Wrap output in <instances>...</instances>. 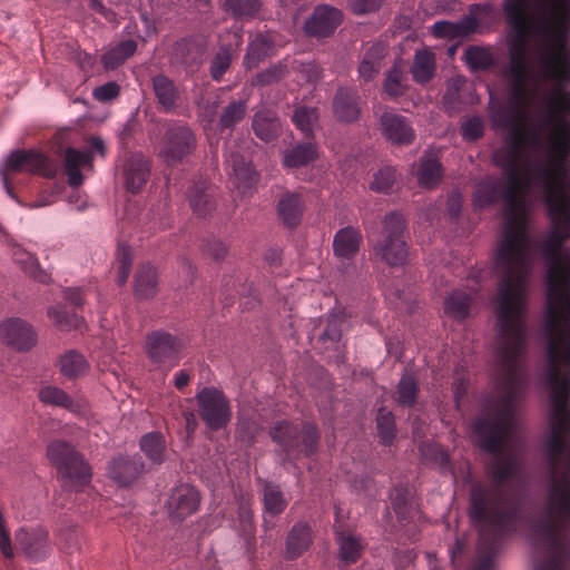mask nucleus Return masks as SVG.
Wrapping results in <instances>:
<instances>
[{"label":"nucleus","instance_id":"1","mask_svg":"<svg viewBox=\"0 0 570 570\" xmlns=\"http://www.w3.org/2000/svg\"><path fill=\"white\" fill-rule=\"evenodd\" d=\"M498 294V396L487 401L482 415L473 421L478 445L501 456L513 428L514 406L523 383L520 360L527 351L528 287H499ZM490 483L471 484L469 515L479 529L478 556L469 570H493L501 541L515 533L524 521L522 498L505 489L519 475L517 456L498 458L488 465Z\"/></svg>","mask_w":570,"mask_h":570},{"label":"nucleus","instance_id":"2","mask_svg":"<svg viewBox=\"0 0 570 570\" xmlns=\"http://www.w3.org/2000/svg\"><path fill=\"white\" fill-rule=\"evenodd\" d=\"M528 125L529 121H513L509 126H494L510 131L493 155L494 163L504 170L508 180L502 191L507 204L505 219L494 257V272L500 279L498 285H525L530 271L531 237L521 195L528 183L522 178V169L530 161L528 148L540 145V134L537 129L529 130Z\"/></svg>","mask_w":570,"mask_h":570},{"label":"nucleus","instance_id":"3","mask_svg":"<svg viewBox=\"0 0 570 570\" xmlns=\"http://www.w3.org/2000/svg\"><path fill=\"white\" fill-rule=\"evenodd\" d=\"M564 438L552 426L547 442L549 479L541 512L532 523L533 533L543 542L547 554L534 562L533 570H570V455L564 469L559 471L567 449Z\"/></svg>","mask_w":570,"mask_h":570},{"label":"nucleus","instance_id":"4","mask_svg":"<svg viewBox=\"0 0 570 570\" xmlns=\"http://www.w3.org/2000/svg\"><path fill=\"white\" fill-rule=\"evenodd\" d=\"M502 11L507 24L512 30L509 61L502 71L509 99L507 104L490 102L493 126L529 121V106L534 91L529 86L532 72L528 60V45L534 35L547 31V27L530 14L529 0H502Z\"/></svg>","mask_w":570,"mask_h":570},{"label":"nucleus","instance_id":"5","mask_svg":"<svg viewBox=\"0 0 570 570\" xmlns=\"http://www.w3.org/2000/svg\"><path fill=\"white\" fill-rule=\"evenodd\" d=\"M547 299L543 333L551 420L570 409V287H547Z\"/></svg>","mask_w":570,"mask_h":570},{"label":"nucleus","instance_id":"6","mask_svg":"<svg viewBox=\"0 0 570 570\" xmlns=\"http://www.w3.org/2000/svg\"><path fill=\"white\" fill-rule=\"evenodd\" d=\"M550 229L538 245L547 266L544 285H570V202L548 207Z\"/></svg>","mask_w":570,"mask_h":570},{"label":"nucleus","instance_id":"7","mask_svg":"<svg viewBox=\"0 0 570 570\" xmlns=\"http://www.w3.org/2000/svg\"><path fill=\"white\" fill-rule=\"evenodd\" d=\"M269 436L279 446L282 465L295 463L302 456H311L318 450L320 431L314 423L276 421L269 429Z\"/></svg>","mask_w":570,"mask_h":570},{"label":"nucleus","instance_id":"8","mask_svg":"<svg viewBox=\"0 0 570 570\" xmlns=\"http://www.w3.org/2000/svg\"><path fill=\"white\" fill-rule=\"evenodd\" d=\"M406 224L402 214L391 212L384 216L380 237L370 239L373 257L391 267L407 262L409 248L404 238Z\"/></svg>","mask_w":570,"mask_h":570},{"label":"nucleus","instance_id":"9","mask_svg":"<svg viewBox=\"0 0 570 570\" xmlns=\"http://www.w3.org/2000/svg\"><path fill=\"white\" fill-rule=\"evenodd\" d=\"M570 155V128L561 126V128H553L550 142V165L551 167H543L540 169V177L544 190V202L548 207L561 204L556 198L557 193L564 184L567 174L566 161ZM562 202L563 203H567Z\"/></svg>","mask_w":570,"mask_h":570},{"label":"nucleus","instance_id":"10","mask_svg":"<svg viewBox=\"0 0 570 570\" xmlns=\"http://www.w3.org/2000/svg\"><path fill=\"white\" fill-rule=\"evenodd\" d=\"M47 455L65 487L78 492L91 482L89 464L71 443L55 440L48 445Z\"/></svg>","mask_w":570,"mask_h":570},{"label":"nucleus","instance_id":"11","mask_svg":"<svg viewBox=\"0 0 570 570\" xmlns=\"http://www.w3.org/2000/svg\"><path fill=\"white\" fill-rule=\"evenodd\" d=\"M198 145L196 132L183 121L166 120L164 134L158 144V157L167 166H177L187 161Z\"/></svg>","mask_w":570,"mask_h":570},{"label":"nucleus","instance_id":"12","mask_svg":"<svg viewBox=\"0 0 570 570\" xmlns=\"http://www.w3.org/2000/svg\"><path fill=\"white\" fill-rule=\"evenodd\" d=\"M23 171L53 178L57 174V166L41 153L35 150L13 151L8 157L6 168L0 170V176L7 194L19 204L21 203L13 193L12 181L14 174Z\"/></svg>","mask_w":570,"mask_h":570},{"label":"nucleus","instance_id":"13","mask_svg":"<svg viewBox=\"0 0 570 570\" xmlns=\"http://www.w3.org/2000/svg\"><path fill=\"white\" fill-rule=\"evenodd\" d=\"M183 341L166 331H153L146 337L145 351L156 370L169 372L181 360Z\"/></svg>","mask_w":570,"mask_h":570},{"label":"nucleus","instance_id":"14","mask_svg":"<svg viewBox=\"0 0 570 570\" xmlns=\"http://www.w3.org/2000/svg\"><path fill=\"white\" fill-rule=\"evenodd\" d=\"M198 414L206 426L218 431L232 420L230 403L223 391L216 387H204L196 394Z\"/></svg>","mask_w":570,"mask_h":570},{"label":"nucleus","instance_id":"15","mask_svg":"<svg viewBox=\"0 0 570 570\" xmlns=\"http://www.w3.org/2000/svg\"><path fill=\"white\" fill-rule=\"evenodd\" d=\"M14 540L22 553L35 562L47 559L52 551L49 531L42 525L20 527Z\"/></svg>","mask_w":570,"mask_h":570},{"label":"nucleus","instance_id":"16","mask_svg":"<svg viewBox=\"0 0 570 570\" xmlns=\"http://www.w3.org/2000/svg\"><path fill=\"white\" fill-rule=\"evenodd\" d=\"M0 337L10 347L27 352L37 343V333L22 318L11 317L0 324Z\"/></svg>","mask_w":570,"mask_h":570},{"label":"nucleus","instance_id":"17","mask_svg":"<svg viewBox=\"0 0 570 570\" xmlns=\"http://www.w3.org/2000/svg\"><path fill=\"white\" fill-rule=\"evenodd\" d=\"M343 21V13L330 4L317 6L305 22V31L315 38H326L334 33Z\"/></svg>","mask_w":570,"mask_h":570},{"label":"nucleus","instance_id":"18","mask_svg":"<svg viewBox=\"0 0 570 570\" xmlns=\"http://www.w3.org/2000/svg\"><path fill=\"white\" fill-rule=\"evenodd\" d=\"M199 502L200 494L194 487L180 484L171 491L167 501L169 515L176 520H184L197 511Z\"/></svg>","mask_w":570,"mask_h":570},{"label":"nucleus","instance_id":"19","mask_svg":"<svg viewBox=\"0 0 570 570\" xmlns=\"http://www.w3.org/2000/svg\"><path fill=\"white\" fill-rule=\"evenodd\" d=\"M225 164L228 174L234 177V184L240 193L246 194L257 183V173L252 163L238 151L226 153Z\"/></svg>","mask_w":570,"mask_h":570},{"label":"nucleus","instance_id":"20","mask_svg":"<svg viewBox=\"0 0 570 570\" xmlns=\"http://www.w3.org/2000/svg\"><path fill=\"white\" fill-rule=\"evenodd\" d=\"M144 471L145 463L139 455H118L108 465L109 476L120 487L131 485Z\"/></svg>","mask_w":570,"mask_h":570},{"label":"nucleus","instance_id":"21","mask_svg":"<svg viewBox=\"0 0 570 570\" xmlns=\"http://www.w3.org/2000/svg\"><path fill=\"white\" fill-rule=\"evenodd\" d=\"M306 209V202L301 193L285 190L281 194L276 213L279 222L288 229L297 227L302 223Z\"/></svg>","mask_w":570,"mask_h":570},{"label":"nucleus","instance_id":"22","mask_svg":"<svg viewBox=\"0 0 570 570\" xmlns=\"http://www.w3.org/2000/svg\"><path fill=\"white\" fill-rule=\"evenodd\" d=\"M383 136L394 145H410L415 138L410 121L402 115L384 112L380 118Z\"/></svg>","mask_w":570,"mask_h":570},{"label":"nucleus","instance_id":"23","mask_svg":"<svg viewBox=\"0 0 570 570\" xmlns=\"http://www.w3.org/2000/svg\"><path fill=\"white\" fill-rule=\"evenodd\" d=\"M363 237L361 230L353 226L338 229L334 235L333 250L342 263L352 262L360 250Z\"/></svg>","mask_w":570,"mask_h":570},{"label":"nucleus","instance_id":"24","mask_svg":"<svg viewBox=\"0 0 570 570\" xmlns=\"http://www.w3.org/2000/svg\"><path fill=\"white\" fill-rule=\"evenodd\" d=\"M333 110L337 120L354 122L361 115V97L356 89L340 88L333 100Z\"/></svg>","mask_w":570,"mask_h":570},{"label":"nucleus","instance_id":"25","mask_svg":"<svg viewBox=\"0 0 570 570\" xmlns=\"http://www.w3.org/2000/svg\"><path fill=\"white\" fill-rule=\"evenodd\" d=\"M150 176V161L140 154L131 155L124 166L127 190L136 194L142 189Z\"/></svg>","mask_w":570,"mask_h":570},{"label":"nucleus","instance_id":"26","mask_svg":"<svg viewBox=\"0 0 570 570\" xmlns=\"http://www.w3.org/2000/svg\"><path fill=\"white\" fill-rule=\"evenodd\" d=\"M187 199L197 216H206L216 207L214 189L208 181L203 178L194 180L188 187Z\"/></svg>","mask_w":570,"mask_h":570},{"label":"nucleus","instance_id":"27","mask_svg":"<svg viewBox=\"0 0 570 570\" xmlns=\"http://www.w3.org/2000/svg\"><path fill=\"white\" fill-rule=\"evenodd\" d=\"M187 199L197 216H206L216 207L214 189L208 181L203 178L194 180L188 187Z\"/></svg>","mask_w":570,"mask_h":570},{"label":"nucleus","instance_id":"28","mask_svg":"<svg viewBox=\"0 0 570 570\" xmlns=\"http://www.w3.org/2000/svg\"><path fill=\"white\" fill-rule=\"evenodd\" d=\"M263 527L265 530L273 529L275 525L273 519L285 511L286 507L288 505V500L285 498L278 484L273 482H265L263 489Z\"/></svg>","mask_w":570,"mask_h":570},{"label":"nucleus","instance_id":"29","mask_svg":"<svg viewBox=\"0 0 570 570\" xmlns=\"http://www.w3.org/2000/svg\"><path fill=\"white\" fill-rule=\"evenodd\" d=\"M410 72L417 85L423 86L429 83L436 72L435 53L429 48L416 50L414 52Z\"/></svg>","mask_w":570,"mask_h":570},{"label":"nucleus","instance_id":"30","mask_svg":"<svg viewBox=\"0 0 570 570\" xmlns=\"http://www.w3.org/2000/svg\"><path fill=\"white\" fill-rule=\"evenodd\" d=\"M63 166L68 176V184L77 188L83 183L80 167H92V155L90 151H82L76 148H68L63 157Z\"/></svg>","mask_w":570,"mask_h":570},{"label":"nucleus","instance_id":"31","mask_svg":"<svg viewBox=\"0 0 570 570\" xmlns=\"http://www.w3.org/2000/svg\"><path fill=\"white\" fill-rule=\"evenodd\" d=\"M559 48L549 57H544V77L558 82L570 80V60L566 50V42L558 41Z\"/></svg>","mask_w":570,"mask_h":570},{"label":"nucleus","instance_id":"32","mask_svg":"<svg viewBox=\"0 0 570 570\" xmlns=\"http://www.w3.org/2000/svg\"><path fill=\"white\" fill-rule=\"evenodd\" d=\"M153 89L164 111L173 112L179 105L180 92L175 82L165 75L153 77Z\"/></svg>","mask_w":570,"mask_h":570},{"label":"nucleus","instance_id":"33","mask_svg":"<svg viewBox=\"0 0 570 570\" xmlns=\"http://www.w3.org/2000/svg\"><path fill=\"white\" fill-rule=\"evenodd\" d=\"M543 8L559 31L558 41L567 42L570 29V0H543Z\"/></svg>","mask_w":570,"mask_h":570},{"label":"nucleus","instance_id":"34","mask_svg":"<svg viewBox=\"0 0 570 570\" xmlns=\"http://www.w3.org/2000/svg\"><path fill=\"white\" fill-rule=\"evenodd\" d=\"M312 541L311 527L304 522L295 523L286 538V558L297 559L309 548Z\"/></svg>","mask_w":570,"mask_h":570},{"label":"nucleus","instance_id":"35","mask_svg":"<svg viewBox=\"0 0 570 570\" xmlns=\"http://www.w3.org/2000/svg\"><path fill=\"white\" fill-rule=\"evenodd\" d=\"M570 92L556 90L551 94L548 102V119L553 128H570Z\"/></svg>","mask_w":570,"mask_h":570},{"label":"nucleus","instance_id":"36","mask_svg":"<svg viewBox=\"0 0 570 570\" xmlns=\"http://www.w3.org/2000/svg\"><path fill=\"white\" fill-rule=\"evenodd\" d=\"M335 534L338 544L340 563L342 566H351L357 562L365 548L363 540L338 529L335 531Z\"/></svg>","mask_w":570,"mask_h":570},{"label":"nucleus","instance_id":"37","mask_svg":"<svg viewBox=\"0 0 570 570\" xmlns=\"http://www.w3.org/2000/svg\"><path fill=\"white\" fill-rule=\"evenodd\" d=\"M318 158V147L315 142H298L283 154V165L287 168H299L312 164Z\"/></svg>","mask_w":570,"mask_h":570},{"label":"nucleus","instance_id":"38","mask_svg":"<svg viewBox=\"0 0 570 570\" xmlns=\"http://www.w3.org/2000/svg\"><path fill=\"white\" fill-rule=\"evenodd\" d=\"M432 31L436 38L454 40L475 32L476 23L474 18H463L458 22L442 20L432 26Z\"/></svg>","mask_w":570,"mask_h":570},{"label":"nucleus","instance_id":"39","mask_svg":"<svg viewBox=\"0 0 570 570\" xmlns=\"http://www.w3.org/2000/svg\"><path fill=\"white\" fill-rule=\"evenodd\" d=\"M464 61L471 71H488L497 65V57L491 47L469 46L463 53Z\"/></svg>","mask_w":570,"mask_h":570},{"label":"nucleus","instance_id":"40","mask_svg":"<svg viewBox=\"0 0 570 570\" xmlns=\"http://www.w3.org/2000/svg\"><path fill=\"white\" fill-rule=\"evenodd\" d=\"M386 52L383 43H374L366 50L358 67V73L363 80H373L379 75Z\"/></svg>","mask_w":570,"mask_h":570},{"label":"nucleus","instance_id":"41","mask_svg":"<svg viewBox=\"0 0 570 570\" xmlns=\"http://www.w3.org/2000/svg\"><path fill=\"white\" fill-rule=\"evenodd\" d=\"M255 135L265 142L275 140L279 135L281 125L274 112L261 110L253 118Z\"/></svg>","mask_w":570,"mask_h":570},{"label":"nucleus","instance_id":"42","mask_svg":"<svg viewBox=\"0 0 570 570\" xmlns=\"http://www.w3.org/2000/svg\"><path fill=\"white\" fill-rule=\"evenodd\" d=\"M140 450L154 464H161L167 458L166 439L160 432H149L141 436Z\"/></svg>","mask_w":570,"mask_h":570},{"label":"nucleus","instance_id":"43","mask_svg":"<svg viewBox=\"0 0 570 570\" xmlns=\"http://www.w3.org/2000/svg\"><path fill=\"white\" fill-rule=\"evenodd\" d=\"M137 41L127 39L111 47L101 57L102 66L106 70H115L120 67L127 59L132 57L137 50Z\"/></svg>","mask_w":570,"mask_h":570},{"label":"nucleus","instance_id":"44","mask_svg":"<svg viewBox=\"0 0 570 570\" xmlns=\"http://www.w3.org/2000/svg\"><path fill=\"white\" fill-rule=\"evenodd\" d=\"M392 505L401 521H409L416 513L412 491L403 484L396 485L391 494Z\"/></svg>","mask_w":570,"mask_h":570},{"label":"nucleus","instance_id":"45","mask_svg":"<svg viewBox=\"0 0 570 570\" xmlns=\"http://www.w3.org/2000/svg\"><path fill=\"white\" fill-rule=\"evenodd\" d=\"M273 49V42L267 35L257 33L248 45L244 57V65L247 69L256 68L259 62L267 58Z\"/></svg>","mask_w":570,"mask_h":570},{"label":"nucleus","instance_id":"46","mask_svg":"<svg viewBox=\"0 0 570 570\" xmlns=\"http://www.w3.org/2000/svg\"><path fill=\"white\" fill-rule=\"evenodd\" d=\"M443 177L441 163L432 156H423L417 169V181L423 188H434Z\"/></svg>","mask_w":570,"mask_h":570},{"label":"nucleus","instance_id":"47","mask_svg":"<svg viewBox=\"0 0 570 570\" xmlns=\"http://www.w3.org/2000/svg\"><path fill=\"white\" fill-rule=\"evenodd\" d=\"M174 55L181 63L193 66L202 61L204 47L195 39L183 38L175 43Z\"/></svg>","mask_w":570,"mask_h":570},{"label":"nucleus","instance_id":"48","mask_svg":"<svg viewBox=\"0 0 570 570\" xmlns=\"http://www.w3.org/2000/svg\"><path fill=\"white\" fill-rule=\"evenodd\" d=\"M59 368L63 376L78 379L87 373L88 362L82 354L70 350L60 356Z\"/></svg>","mask_w":570,"mask_h":570},{"label":"nucleus","instance_id":"49","mask_svg":"<svg viewBox=\"0 0 570 570\" xmlns=\"http://www.w3.org/2000/svg\"><path fill=\"white\" fill-rule=\"evenodd\" d=\"M502 198V189L498 181L492 179L482 180L473 195V202L476 207L483 208L495 204Z\"/></svg>","mask_w":570,"mask_h":570},{"label":"nucleus","instance_id":"50","mask_svg":"<svg viewBox=\"0 0 570 570\" xmlns=\"http://www.w3.org/2000/svg\"><path fill=\"white\" fill-rule=\"evenodd\" d=\"M472 298L462 289H454L445 299L444 309L448 315L456 320H464L469 315Z\"/></svg>","mask_w":570,"mask_h":570},{"label":"nucleus","instance_id":"51","mask_svg":"<svg viewBox=\"0 0 570 570\" xmlns=\"http://www.w3.org/2000/svg\"><path fill=\"white\" fill-rule=\"evenodd\" d=\"M39 400L48 405L60 406L69 411H75L77 407L72 397L63 390L57 386H45L39 391Z\"/></svg>","mask_w":570,"mask_h":570},{"label":"nucleus","instance_id":"52","mask_svg":"<svg viewBox=\"0 0 570 570\" xmlns=\"http://www.w3.org/2000/svg\"><path fill=\"white\" fill-rule=\"evenodd\" d=\"M419 394V385L415 377L404 373L396 386V402L403 406H413Z\"/></svg>","mask_w":570,"mask_h":570},{"label":"nucleus","instance_id":"53","mask_svg":"<svg viewBox=\"0 0 570 570\" xmlns=\"http://www.w3.org/2000/svg\"><path fill=\"white\" fill-rule=\"evenodd\" d=\"M247 112L245 100L230 101L222 111L219 117L220 130L233 129L239 124Z\"/></svg>","mask_w":570,"mask_h":570},{"label":"nucleus","instance_id":"54","mask_svg":"<svg viewBox=\"0 0 570 570\" xmlns=\"http://www.w3.org/2000/svg\"><path fill=\"white\" fill-rule=\"evenodd\" d=\"M296 128L306 137L313 136L314 127L318 120L317 109L314 107L298 106L292 117Z\"/></svg>","mask_w":570,"mask_h":570},{"label":"nucleus","instance_id":"55","mask_svg":"<svg viewBox=\"0 0 570 570\" xmlns=\"http://www.w3.org/2000/svg\"><path fill=\"white\" fill-rule=\"evenodd\" d=\"M397 171L392 166H383L373 176L370 184V189L375 193L389 194L393 190L394 185L397 183Z\"/></svg>","mask_w":570,"mask_h":570},{"label":"nucleus","instance_id":"56","mask_svg":"<svg viewBox=\"0 0 570 570\" xmlns=\"http://www.w3.org/2000/svg\"><path fill=\"white\" fill-rule=\"evenodd\" d=\"M48 316L56 322L62 331L78 330L83 320L76 313H69L63 305H56L48 309Z\"/></svg>","mask_w":570,"mask_h":570},{"label":"nucleus","instance_id":"57","mask_svg":"<svg viewBox=\"0 0 570 570\" xmlns=\"http://www.w3.org/2000/svg\"><path fill=\"white\" fill-rule=\"evenodd\" d=\"M233 59L230 45H223L215 53L210 62V77L215 81H220L223 76L229 69Z\"/></svg>","mask_w":570,"mask_h":570},{"label":"nucleus","instance_id":"58","mask_svg":"<svg viewBox=\"0 0 570 570\" xmlns=\"http://www.w3.org/2000/svg\"><path fill=\"white\" fill-rule=\"evenodd\" d=\"M376 428L381 442L384 445H390L395 439L396 433L393 413L381 407L376 416Z\"/></svg>","mask_w":570,"mask_h":570},{"label":"nucleus","instance_id":"59","mask_svg":"<svg viewBox=\"0 0 570 570\" xmlns=\"http://www.w3.org/2000/svg\"><path fill=\"white\" fill-rule=\"evenodd\" d=\"M405 76L399 67H393L384 80V91L391 98L404 95L406 86L404 85Z\"/></svg>","mask_w":570,"mask_h":570},{"label":"nucleus","instance_id":"60","mask_svg":"<svg viewBox=\"0 0 570 570\" xmlns=\"http://www.w3.org/2000/svg\"><path fill=\"white\" fill-rule=\"evenodd\" d=\"M421 453L425 460L433 462L441 470L445 471L450 468V456L442 446L424 443L421 446Z\"/></svg>","mask_w":570,"mask_h":570},{"label":"nucleus","instance_id":"61","mask_svg":"<svg viewBox=\"0 0 570 570\" xmlns=\"http://www.w3.org/2000/svg\"><path fill=\"white\" fill-rule=\"evenodd\" d=\"M259 7V0H226L227 10L235 17H253Z\"/></svg>","mask_w":570,"mask_h":570},{"label":"nucleus","instance_id":"62","mask_svg":"<svg viewBox=\"0 0 570 570\" xmlns=\"http://www.w3.org/2000/svg\"><path fill=\"white\" fill-rule=\"evenodd\" d=\"M462 137L469 141L480 139L484 134V122L481 117L472 116L464 120L461 126Z\"/></svg>","mask_w":570,"mask_h":570},{"label":"nucleus","instance_id":"63","mask_svg":"<svg viewBox=\"0 0 570 570\" xmlns=\"http://www.w3.org/2000/svg\"><path fill=\"white\" fill-rule=\"evenodd\" d=\"M117 283L125 285L128 281L131 266V252L127 246H119L117 257Z\"/></svg>","mask_w":570,"mask_h":570},{"label":"nucleus","instance_id":"64","mask_svg":"<svg viewBox=\"0 0 570 570\" xmlns=\"http://www.w3.org/2000/svg\"><path fill=\"white\" fill-rule=\"evenodd\" d=\"M12 258L27 273H33L38 268L36 256L19 245L13 246Z\"/></svg>","mask_w":570,"mask_h":570}]
</instances>
